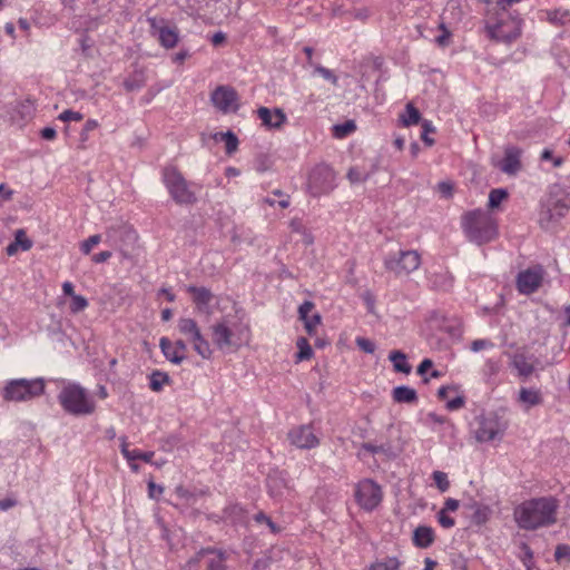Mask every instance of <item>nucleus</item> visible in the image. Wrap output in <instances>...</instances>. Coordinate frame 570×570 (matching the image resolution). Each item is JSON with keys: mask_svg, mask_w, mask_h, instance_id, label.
I'll use <instances>...</instances> for the list:
<instances>
[{"mask_svg": "<svg viewBox=\"0 0 570 570\" xmlns=\"http://www.w3.org/2000/svg\"><path fill=\"white\" fill-rule=\"evenodd\" d=\"M432 478L441 492H445L449 489L450 482L448 480L446 473L442 471H434Z\"/></svg>", "mask_w": 570, "mask_h": 570, "instance_id": "nucleus-42", "label": "nucleus"}, {"mask_svg": "<svg viewBox=\"0 0 570 570\" xmlns=\"http://www.w3.org/2000/svg\"><path fill=\"white\" fill-rule=\"evenodd\" d=\"M268 493L273 498H281L287 490V481L282 471H273L267 475Z\"/></svg>", "mask_w": 570, "mask_h": 570, "instance_id": "nucleus-22", "label": "nucleus"}, {"mask_svg": "<svg viewBox=\"0 0 570 570\" xmlns=\"http://www.w3.org/2000/svg\"><path fill=\"white\" fill-rule=\"evenodd\" d=\"M206 561L207 570H227L226 561L228 559V553L218 549H202L197 552L195 558H191L188 561V564L194 562H198L200 560Z\"/></svg>", "mask_w": 570, "mask_h": 570, "instance_id": "nucleus-15", "label": "nucleus"}, {"mask_svg": "<svg viewBox=\"0 0 570 570\" xmlns=\"http://www.w3.org/2000/svg\"><path fill=\"white\" fill-rule=\"evenodd\" d=\"M522 149L509 145L504 149L503 158L497 164V167L507 175H515L521 169Z\"/></svg>", "mask_w": 570, "mask_h": 570, "instance_id": "nucleus-18", "label": "nucleus"}, {"mask_svg": "<svg viewBox=\"0 0 570 570\" xmlns=\"http://www.w3.org/2000/svg\"><path fill=\"white\" fill-rule=\"evenodd\" d=\"M375 171V166L372 165L371 169L367 170L365 168L354 166L351 167L347 171V179L351 184H360L366 181L371 175Z\"/></svg>", "mask_w": 570, "mask_h": 570, "instance_id": "nucleus-29", "label": "nucleus"}, {"mask_svg": "<svg viewBox=\"0 0 570 570\" xmlns=\"http://www.w3.org/2000/svg\"><path fill=\"white\" fill-rule=\"evenodd\" d=\"M314 72L318 73L325 80L332 82L333 85L337 83V77L333 73V71L327 69V68H325V67H323V66H321V65H315L314 66Z\"/></svg>", "mask_w": 570, "mask_h": 570, "instance_id": "nucleus-46", "label": "nucleus"}, {"mask_svg": "<svg viewBox=\"0 0 570 570\" xmlns=\"http://www.w3.org/2000/svg\"><path fill=\"white\" fill-rule=\"evenodd\" d=\"M101 242V236L99 234L91 235L86 240H83L80 245V249L85 255H88L91 249L97 246Z\"/></svg>", "mask_w": 570, "mask_h": 570, "instance_id": "nucleus-44", "label": "nucleus"}, {"mask_svg": "<svg viewBox=\"0 0 570 570\" xmlns=\"http://www.w3.org/2000/svg\"><path fill=\"white\" fill-rule=\"evenodd\" d=\"M214 139L216 141H224L225 142L226 153L228 155H232L233 153H235L237 150L238 138L230 130H228L226 132H216L214 135Z\"/></svg>", "mask_w": 570, "mask_h": 570, "instance_id": "nucleus-30", "label": "nucleus"}, {"mask_svg": "<svg viewBox=\"0 0 570 570\" xmlns=\"http://www.w3.org/2000/svg\"><path fill=\"white\" fill-rule=\"evenodd\" d=\"M540 159L542 161H551L554 168H558L563 164V158L561 156H554L553 151L549 148L542 150Z\"/></svg>", "mask_w": 570, "mask_h": 570, "instance_id": "nucleus-43", "label": "nucleus"}, {"mask_svg": "<svg viewBox=\"0 0 570 570\" xmlns=\"http://www.w3.org/2000/svg\"><path fill=\"white\" fill-rule=\"evenodd\" d=\"M274 196H279V199L275 198H267L266 202L274 206L277 204L281 208H286L289 206V199L287 195H284L281 190H275Z\"/></svg>", "mask_w": 570, "mask_h": 570, "instance_id": "nucleus-50", "label": "nucleus"}, {"mask_svg": "<svg viewBox=\"0 0 570 570\" xmlns=\"http://www.w3.org/2000/svg\"><path fill=\"white\" fill-rule=\"evenodd\" d=\"M438 190L444 198H449L452 195L453 186L448 181H441L438 184Z\"/></svg>", "mask_w": 570, "mask_h": 570, "instance_id": "nucleus-61", "label": "nucleus"}, {"mask_svg": "<svg viewBox=\"0 0 570 570\" xmlns=\"http://www.w3.org/2000/svg\"><path fill=\"white\" fill-rule=\"evenodd\" d=\"M224 512L227 518H230L233 521H236L240 518L243 509L239 505L235 504L226 508Z\"/></svg>", "mask_w": 570, "mask_h": 570, "instance_id": "nucleus-58", "label": "nucleus"}, {"mask_svg": "<svg viewBox=\"0 0 570 570\" xmlns=\"http://www.w3.org/2000/svg\"><path fill=\"white\" fill-rule=\"evenodd\" d=\"M314 308V304L309 301H305L303 304L298 307V315L302 321L306 320L309 316V313Z\"/></svg>", "mask_w": 570, "mask_h": 570, "instance_id": "nucleus-57", "label": "nucleus"}, {"mask_svg": "<svg viewBox=\"0 0 570 570\" xmlns=\"http://www.w3.org/2000/svg\"><path fill=\"white\" fill-rule=\"evenodd\" d=\"M336 187V174L326 165L315 166L308 176V190L312 196H320L331 193Z\"/></svg>", "mask_w": 570, "mask_h": 570, "instance_id": "nucleus-8", "label": "nucleus"}, {"mask_svg": "<svg viewBox=\"0 0 570 570\" xmlns=\"http://www.w3.org/2000/svg\"><path fill=\"white\" fill-rule=\"evenodd\" d=\"M187 292L191 295L193 302L199 313L212 314L210 303L214 295L208 288L189 285L187 286Z\"/></svg>", "mask_w": 570, "mask_h": 570, "instance_id": "nucleus-19", "label": "nucleus"}, {"mask_svg": "<svg viewBox=\"0 0 570 570\" xmlns=\"http://www.w3.org/2000/svg\"><path fill=\"white\" fill-rule=\"evenodd\" d=\"M213 105L224 114L238 109L237 91L229 86H218L210 95Z\"/></svg>", "mask_w": 570, "mask_h": 570, "instance_id": "nucleus-12", "label": "nucleus"}, {"mask_svg": "<svg viewBox=\"0 0 570 570\" xmlns=\"http://www.w3.org/2000/svg\"><path fill=\"white\" fill-rule=\"evenodd\" d=\"M179 36L176 27H161L158 30V41L166 49L174 48L178 42Z\"/></svg>", "mask_w": 570, "mask_h": 570, "instance_id": "nucleus-27", "label": "nucleus"}, {"mask_svg": "<svg viewBox=\"0 0 570 570\" xmlns=\"http://www.w3.org/2000/svg\"><path fill=\"white\" fill-rule=\"evenodd\" d=\"M59 120L61 121H80L83 119V115L80 114L79 111H73L71 109H67L65 111H62L59 117H58Z\"/></svg>", "mask_w": 570, "mask_h": 570, "instance_id": "nucleus-51", "label": "nucleus"}, {"mask_svg": "<svg viewBox=\"0 0 570 570\" xmlns=\"http://www.w3.org/2000/svg\"><path fill=\"white\" fill-rule=\"evenodd\" d=\"M440 29L442 30V33L436 37L435 41L439 46L445 47L449 45V39L451 37L450 30L445 27L444 23L440 24Z\"/></svg>", "mask_w": 570, "mask_h": 570, "instance_id": "nucleus-56", "label": "nucleus"}, {"mask_svg": "<svg viewBox=\"0 0 570 570\" xmlns=\"http://www.w3.org/2000/svg\"><path fill=\"white\" fill-rule=\"evenodd\" d=\"M452 284H453V278L451 275H449V273H444V274H440V275H435L434 276V279H433V285L435 287H439L443 291H448L449 288L452 287Z\"/></svg>", "mask_w": 570, "mask_h": 570, "instance_id": "nucleus-40", "label": "nucleus"}, {"mask_svg": "<svg viewBox=\"0 0 570 570\" xmlns=\"http://www.w3.org/2000/svg\"><path fill=\"white\" fill-rule=\"evenodd\" d=\"M400 562L396 558H386L373 563L368 570H399Z\"/></svg>", "mask_w": 570, "mask_h": 570, "instance_id": "nucleus-36", "label": "nucleus"}, {"mask_svg": "<svg viewBox=\"0 0 570 570\" xmlns=\"http://www.w3.org/2000/svg\"><path fill=\"white\" fill-rule=\"evenodd\" d=\"M508 198V191L503 188L492 189L489 194L488 206L490 208H498L500 204Z\"/></svg>", "mask_w": 570, "mask_h": 570, "instance_id": "nucleus-34", "label": "nucleus"}, {"mask_svg": "<svg viewBox=\"0 0 570 570\" xmlns=\"http://www.w3.org/2000/svg\"><path fill=\"white\" fill-rule=\"evenodd\" d=\"M438 521L445 529H450L455 524L454 519L449 515V512L443 510L439 511Z\"/></svg>", "mask_w": 570, "mask_h": 570, "instance_id": "nucleus-54", "label": "nucleus"}, {"mask_svg": "<svg viewBox=\"0 0 570 570\" xmlns=\"http://www.w3.org/2000/svg\"><path fill=\"white\" fill-rule=\"evenodd\" d=\"M460 503L456 499L448 498L444 502V507L441 509L445 512H454L458 510Z\"/></svg>", "mask_w": 570, "mask_h": 570, "instance_id": "nucleus-64", "label": "nucleus"}, {"mask_svg": "<svg viewBox=\"0 0 570 570\" xmlns=\"http://www.w3.org/2000/svg\"><path fill=\"white\" fill-rule=\"evenodd\" d=\"M288 440L297 449L309 450L318 446L320 439L311 424L293 428L288 432Z\"/></svg>", "mask_w": 570, "mask_h": 570, "instance_id": "nucleus-14", "label": "nucleus"}, {"mask_svg": "<svg viewBox=\"0 0 570 570\" xmlns=\"http://www.w3.org/2000/svg\"><path fill=\"white\" fill-rule=\"evenodd\" d=\"M505 426L494 414L482 417L475 431L476 440L489 442L502 436Z\"/></svg>", "mask_w": 570, "mask_h": 570, "instance_id": "nucleus-13", "label": "nucleus"}, {"mask_svg": "<svg viewBox=\"0 0 570 570\" xmlns=\"http://www.w3.org/2000/svg\"><path fill=\"white\" fill-rule=\"evenodd\" d=\"M177 328L181 335L193 343V348L198 355L206 360L212 356L209 342L203 336L195 320L181 317L178 320Z\"/></svg>", "mask_w": 570, "mask_h": 570, "instance_id": "nucleus-9", "label": "nucleus"}, {"mask_svg": "<svg viewBox=\"0 0 570 570\" xmlns=\"http://www.w3.org/2000/svg\"><path fill=\"white\" fill-rule=\"evenodd\" d=\"M296 345L298 347L297 358L299 361L311 358L313 351L308 341L305 337H299L296 342Z\"/></svg>", "mask_w": 570, "mask_h": 570, "instance_id": "nucleus-37", "label": "nucleus"}, {"mask_svg": "<svg viewBox=\"0 0 570 570\" xmlns=\"http://www.w3.org/2000/svg\"><path fill=\"white\" fill-rule=\"evenodd\" d=\"M559 502L548 495L530 499L519 504L513 512L514 521L523 530L533 531L557 522Z\"/></svg>", "mask_w": 570, "mask_h": 570, "instance_id": "nucleus-1", "label": "nucleus"}, {"mask_svg": "<svg viewBox=\"0 0 570 570\" xmlns=\"http://www.w3.org/2000/svg\"><path fill=\"white\" fill-rule=\"evenodd\" d=\"M465 403V400L463 396H456L450 401H448L446 403V409L450 410V411H456V410H460L461 407H463Z\"/></svg>", "mask_w": 570, "mask_h": 570, "instance_id": "nucleus-60", "label": "nucleus"}, {"mask_svg": "<svg viewBox=\"0 0 570 570\" xmlns=\"http://www.w3.org/2000/svg\"><path fill=\"white\" fill-rule=\"evenodd\" d=\"M22 250H28L31 248L32 243L30 239L26 237V233L23 229H18L14 235L13 240Z\"/></svg>", "mask_w": 570, "mask_h": 570, "instance_id": "nucleus-45", "label": "nucleus"}, {"mask_svg": "<svg viewBox=\"0 0 570 570\" xmlns=\"http://www.w3.org/2000/svg\"><path fill=\"white\" fill-rule=\"evenodd\" d=\"M404 126L410 127L416 125L421 120L420 111L409 102L405 107V114L401 116Z\"/></svg>", "mask_w": 570, "mask_h": 570, "instance_id": "nucleus-32", "label": "nucleus"}, {"mask_svg": "<svg viewBox=\"0 0 570 570\" xmlns=\"http://www.w3.org/2000/svg\"><path fill=\"white\" fill-rule=\"evenodd\" d=\"M355 500L365 511H373L383 500V490L372 479H364L355 487Z\"/></svg>", "mask_w": 570, "mask_h": 570, "instance_id": "nucleus-10", "label": "nucleus"}, {"mask_svg": "<svg viewBox=\"0 0 570 570\" xmlns=\"http://www.w3.org/2000/svg\"><path fill=\"white\" fill-rule=\"evenodd\" d=\"M542 269L540 267L528 268L520 272L517 277V287L521 294H532L541 285Z\"/></svg>", "mask_w": 570, "mask_h": 570, "instance_id": "nucleus-16", "label": "nucleus"}, {"mask_svg": "<svg viewBox=\"0 0 570 570\" xmlns=\"http://www.w3.org/2000/svg\"><path fill=\"white\" fill-rule=\"evenodd\" d=\"M159 347L164 356L174 364H180L186 358L187 344L183 340L173 343L168 337H161Z\"/></svg>", "mask_w": 570, "mask_h": 570, "instance_id": "nucleus-17", "label": "nucleus"}, {"mask_svg": "<svg viewBox=\"0 0 570 570\" xmlns=\"http://www.w3.org/2000/svg\"><path fill=\"white\" fill-rule=\"evenodd\" d=\"M422 128H423V131L421 135L422 140L428 146H432L434 144V140L429 138L430 132H434V127H433L432 122L430 120L424 119L422 121Z\"/></svg>", "mask_w": 570, "mask_h": 570, "instance_id": "nucleus-48", "label": "nucleus"}, {"mask_svg": "<svg viewBox=\"0 0 570 570\" xmlns=\"http://www.w3.org/2000/svg\"><path fill=\"white\" fill-rule=\"evenodd\" d=\"M45 392L42 379H14L6 383L2 390V399L8 402H26Z\"/></svg>", "mask_w": 570, "mask_h": 570, "instance_id": "nucleus-5", "label": "nucleus"}, {"mask_svg": "<svg viewBox=\"0 0 570 570\" xmlns=\"http://www.w3.org/2000/svg\"><path fill=\"white\" fill-rule=\"evenodd\" d=\"M97 127H98V121L97 120H95V119L87 120L85 126H83V129L81 131V139L82 140H87L88 139L87 134L89 131L95 130Z\"/></svg>", "mask_w": 570, "mask_h": 570, "instance_id": "nucleus-62", "label": "nucleus"}, {"mask_svg": "<svg viewBox=\"0 0 570 570\" xmlns=\"http://www.w3.org/2000/svg\"><path fill=\"white\" fill-rule=\"evenodd\" d=\"M489 347H493V343L490 340H475L471 344V350L473 352H480Z\"/></svg>", "mask_w": 570, "mask_h": 570, "instance_id": "nucleus-59", "label": "nucleus"}, {"mask_svg": "<svg viewBox=\"0 0 570 570\" xmlns=\"http://www.w3.org/2000/svg\"><path fill=\"white\" fill-rule=\"evenodd\" d=\"M164 184L177 204H193L196 202L195 193L190 184L184 178L181 173L175 167H166L163 171Z\"/></svg>", "mask_w": 570, "mask_h": 570, "instance_id": "nucleus-6", "label": "nucleus"}, {"mask_svg": "<svg viewBox=\"0 0 570 570\" xmlns=\"http://www.w3.org/2000/svg\"><path fill=\"white\" fill-rule=\"evenodd\" d=\"M154 455H155L154 451H141V450L135 449V450H131L129 456L127 458V462L131 463V461L141 460L146 463H151Z\"/></svg>", "mask_w": 570, "mask_h": 570, "instance_id": "nucleus-39", "label": "nucleus"}, {"mask_svg": "<svg viewBox=\"0 0 570 570\" xmlns=\"http://www.w3.org/2000/svg\"><path fill=\"white\" fill-rule=\"evenodd\" d=\"M306 332L311 335L313 334L315 327L321 323L320 314H314L311 317H307L303 321Z\"/></svg>", "mask_w": 570, "mask_h": 570, "instance_id": "nucleus-55", "label": "nucleus"}, {"mask_svg": "<svg viewBox=\"0 0 570 570\" xmlns=\"http://www.w3.org/2000/svg\"><path fill=\"white\" fill-rule=\"evenodd\" d=\"M570 209V197L566 194H550L548 199L542 203L539 213V224L543 229H550L552 224L560 220Z\"/></svg>", "mask_w": 570, "mask_h": 570, "instance_id": "nucleus-7", "label": "nucleus"}, {"mask_svg": "<svg viewBox=\"0 0 570 570\" xmlns=\"http://www.w3.org/2000/svg\"><path fill=\"white\" fill-rule=\"evenodd\" d=\"M549 20L551 22L564 24L568 21H570V13L567 10H563V11L556 10V11L549 13Z\"/></svg>", "mask_w": 570, "mask_h": 570, "instance_id": "nucleus-47", "label": "nucleus"}, {"mask_svg": "<svg viewBox=\"0 0 570 570\" xmlns=\"http://www.w3.org/2000/svg\"><path fill=\"white\" fill-rule=\"evenodd\" d=\"M518 402L529 410L532 406L540 405L543 402V397L538 389L521 387L519 391Z\"/></svg>", "mask_w": 570, "mask_h": 570, "instance_id": "nucleus-24", "label": "nucleus"}, {"mask_svg": "<svg viewBox=\"0 0 570 570\" xmlns=\"http://www.w3.org/2000/svg\"><path fill=\"white\" fill-rule=\"evenodd\" d=\"M17 500L12 497H8L0 500V510L8 511L17 505Z\"/></svg>", "mask_w": 570, "mask_h": 570, "instance_id": "nucleus-63", "label": "nucleus"}, {"mask_svg": "<svg viewBox=\"0 0 570 570\" xmlns=\"http://www.w3.org/2000/svg\"><path fill=\"white\" fill-rule=\"evenodd\" d=\"M485 30L491 39L511 43L521 36V19L503 8L494 19L487 22Z\"/></svg>", "mask_w": 570, "mask_h": 570, "instance_id": "nucleus-4", "label": "nucleus"}, {"mask_svg": "<svg viewBox=\"0 0 570 570\" xmlns=\"http://www.w3.org/2000/svg\"><path fill=\"white\" fill-rule=\"evenodd\" d=\"M389 360L393 363L395 372L406 375L411 373L412 366L407 363V357L402 351L394 350L390 352Z\"/></svg>", "mask_w": 570, "mask_h": 570, "instance_id": "nucleus-28", "label": "nucleus"}, {"mask_svg": "<svg viewBox=\"0 0 570 570\" xmlns=\"http://www.w3.org/2000/svg\"><path fill=\"white\" fill-rule=\"evenodd\" d=\"M554 558L558 562L570 560V547L567 544H559L554 551Z\"/></svg>", "mask_w": 570, "mask_h": 570, "instance_id": "nucleus-52", "label": "nucleus"}, {"mask_svg": "<svg viewBox=\"0 0 570 570\" xmlns=\"http://www.w3.org/2000/svg\"><path fill=\"white\" fill-rule=\"evenodd\" d=\"M124 87L127 91H138L144 87V80L141 76L135 75L124 81Z\"/></svg>", "mask_w": 570, "mask_h": 570, "instance_id": "nucleus-41", "label": "nucleus"}, {"mask_svg": "<svg viewBox=\"0 0 570 570\" xmlns=\"http://www.w3.org/2000/svg\"><path fill=\"white\" fill-rule=\"evenodd\" d=\"M462 227L468 239L478 245L493 240L498 234L495 219L482 209L466 213L462 219Z\"/></svg>", "mask_w": 570, "mask_h": 570, "instance_id": "nucleus-2", "label": "nucleus"}, {"mask_svg": "<svg viewBox=\"0 0 570 570\" xmlns=\"http://www.w3.org/2000/svg\"><path fill=\"white\" fill-rule=\"evenodd\" d=\"M355 129V122L353 120H347L343 124L335 125L333 127V134L336 138H344L351 135Z\"/></svg>", "mask_w": 570, "mask_h": 570, "instance_id": "nucleus-35", "label": "nucleus"}, {"mask_svg": "<svg viewBox=\"0 0 570 570\" xmlns=\"http://www.w3.org/2000/svg\"><path fill=\"white\" fill-rule=\"evenodd\" d=\"M392 397L396 403L414 404L417 402V393L414 389L400 385L393 389Z\"/></svg>", "mask_w": 570, "mask_h": 570, "instance_id": "nucleus-25", "label": "nucleus"}, {"mask_svg": "<svg viewBox=\"0 0 570 570\" xmlns=\"http://www.w3.org/2000/svg\"><path fill=\"white\" fill-rule=\"evenodd\" d=\"M71 299L70 309L73 313L81 312L88 306V301L81 295H75Z\"/></svg>", "mask_w": 570, "mask_h": 570, "instance_id": "nucleus-49", "label": "nucleus"}, {"mask_svg": "<svg viewBox=\"0 0 570 570\" xmlns=\"http://www.w3.org/2000/svg\"><path fill=\"white\" fill-rule=\"evenodd\" d=\"M58 401L67 413L76 416L89 415L96 409L88 391L78 383L65 384L58 394Z\"/></svg>", "mask_w": 570, "mask_h": 570, "instance_id": "nucleus-3", "label": "nucleus"}, {"mask_svg": "<svg viewBox=\"0 0 570 570\" xmlns=\"http://www.w3.org/2000/svg\"><path fill=\"white\" fill-rule=\"evenodd\" d=\"M233 337L234 334L225 322L213 326V341L219 350L225 351L233 346H238L239 343L235 342Z\"/></svg>", "mask_w": 570, "mask_h": 570, "instance_id": "nucleus-21", "label": "nucleus"}, {"mask_svg": "<svg viewBox=\"0 0 570 570\" xmlns=\"http://www.w3.org/2000/svg\"><path fill=\"white\" fill-rule=\"evenodd\" d=\"M169 381L170 377L167 373L156 370L149 375V387L154 392H160Z\"/></svg>", "mask_w": 570, "mask_h": 570, "instance_id": "nucleus-31", "label": "nucleus"}, {"mask_svg": "<svg viewBox=\"0 0 570 570\" xmlns=\"http://www.w3.org/2000/svg\"><path fill=\"white\" fill-rule=\"evenodd\" d=\"M511 365L517 370L519 376L528 379L534 371L533 361L523 353H515L511 358Z\"/></svg>", "mask_w": 570, "mask_h": 570, "instance_id": "nucleus-23", "label": "nucleus"}, {"mask_svg": "<svg viewBox=\"0 0 570 570\" xmlns=\"http://www.w3.org/2000/svg\"><path fill=\"white\" fill-rule=\"evenodd\" d=\"M257 115L262 124L269 129H279L287 121L285 112L279 108L272 110L267 107H261Z\"/></svg>", "mask_w": 570, "mask_h": 570, "instance_id": "nucleus-20", "label": "nucleus"}, {"mask_svg": "<svg viewBox=\"0 0 570 570\" xmlns=\"http://www.w3.org/2000/svg\"><path fill=\"white\" fill-rule=\"evenodd\" d=\"M519 550L520 551L518 553V558L521 560V562L525 567V570H532V567H533V551L524 542H522L519 546Z\"/></svg>", "mask_w": 570, "mask_h": 570, "instance_id": "nucleus-33", "label": "nucleus"}, {"mask_svg": "<svg viewBox=\"0 0 570 570\" xmlns=\"http://www.w3.org/2000/svg\"><path fill=\"white\" fill-rule=\"evenodd\" d=\"M420 263V255L415 250H400L397 254L387 255L384 259L385 268L395 275L409 274L417 269Z\"/></svg>", "mask_w": 570, "mask_h": 570, "instance_id": "nucleus-11", "label": "nucleus"}, {"mask_svg": "<svg viewBox=\"0 0 570 570\" xmlns=\"http://www.w3.org/2000/svg\"><path fill=\"white\" fill-rule=\"evenodd\" d=\"M356 345L360 350H362L365 353L372 354L375 352V344L365 337H356Z\"/></svg>", "mask_w": 570, "mask_h": 570, "instance_id": "nucleus-53", "label": "nucleus"}, {"mask_svg": "<svg viewBox=\"0 0 570 570\" xmlns=\"http://www.w3.org/2000/svg\"><path fill=\"white\" fill-rule=\"evenodd\" d=\"M490 515V509L487 505L476 507V510L472 512L471 520L474 524L481 525L485 523Z\"/></svg>", "mask_w": 570, "mask_h": 570, "instance_id": "nucleus-38", "label": "nucleus"}, {"mask_svg": "<svg viewBox=\"0 0 570 570\" xmlns=\"http://www.w3.org/2000/svg\"><path fill=\"white\" fill-rule=\"evenodd\" d=\"M433 541L434 532L432 528L421 525L414 530L413 542L416 547L428 548L433 543Z\"/></svg>", "mask_w": 570, "mask_h": 570, "instance_id": "nucleus-26", "label": "nucleus"}]
</instances>
